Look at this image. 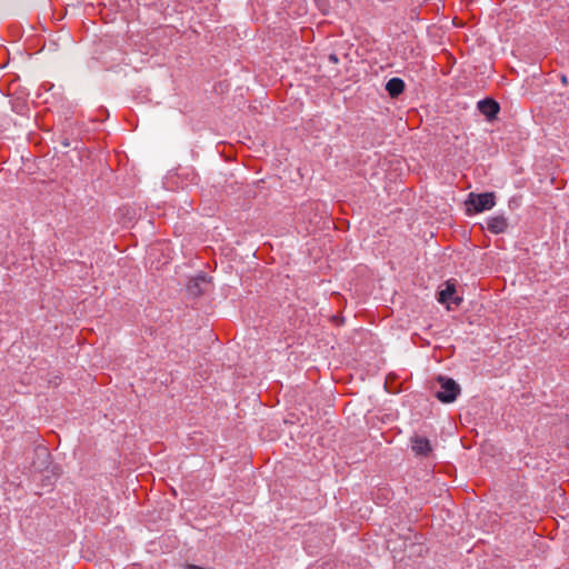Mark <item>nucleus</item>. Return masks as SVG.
Instances as JSON below:
<instances>
[{
  "mask_svg": "<svg viewBox=\"0 0 569 569\" xmlns=\"http://www.w3.org/2000/svg\"><path fill=\"white\" fill-rule=\"evenodd\" d=\"M467 212L470 213L473 210L476 213L490 210L496 206V193L495 192H485V193H473L470 192L468 194V199L466 200Z\"/></svg>",
  "mask_w": 569,
  "mask_h": 569,
  "instance_id": "nucleus-1",
  "label": "nucleus"
},
{
  "mask_svg": "<svg viewBox=\"0 0 569 569\" xmlns=\"http://www.w3.org/2000/svg\"><path fill=\"white\" fill-rule=\"evenodd\" d=\"M437 381L440 390L435 393L436 398L442 403L453 402L461 391L460 386L453 379L443 376H439Z\"/></svg>",
  "mask_w": 569,
  "mask_h": 569,
  "instance_id": "nucleus-2",
  "label": "nucleus"
},
{
  "mask_svg": "<svg viewBox=\"0 0 569 569\" xmlns=\"http://www.w3.org/2000/svg\"><path fill=\"white\" fill-rule=\"evenodd\" d=\"M508 228L509 222L505 214H496L486 219V229L493 234L505 233Z\"/></svg>",
  "mask_w": 569,
  "mask_h": 569,
  "instance_id": "nucleus-3",
  "label": "nucleus"
},
{
  "mask_svg": "<svg viewBox=\"0 0 569 569\" xmlns=\"http://www.w3.org/2000/svg\"><path fill=\"white\" fill-rule=\"evenodd\" d=\"M456 287L450 281L446 282V288L440 290L438 293V301L440 303H448L449 301L453 302L456 306H459L462 302V298L455 296Z\"/></svg>",
  "mask_w": 569,
  "mask_h": 569,
  "instance_id": "nucleus-4",
  "label": "nucleus"
},
{
  "mask_svg": "<svg viewBox=\"0 0 569 569\" xmlns=\"http://www.w3.org/2000/svg\"><path fill=\"white\" fill-rule=\"evenodd\" d=\"M478 110L489 120L495 119L500 110V106L493 99H483L478 102Z\"/></svg>",
  "mask_w": 569,
  "mask_h": 569,
  "instance_id": "nucleus-5",
  "label": "nucleus"
},
{
  "mask_svg": "<svg viewBox=\"0 0 569 569\" xmlns=\"http://www.w3.org/2000/svg\"><path fill=\"white\" fill-rule=\"evenodd\" d=\"M412 451L418 456H427L431 451L430 441L420 436L411 438Z\"/></svg>",
  "mask_w": 569,
  "mask_h": 569,
  "instance_id": "nucleus-6",
  "label": "nucleus"
},
{
  "mask_svg": "<svg viewBox=\"0 0 569 569\" xmlns=\"http://www.w3.org/2000/svg\"><path fill=\"white\" fill-rule=\"evenodd\" d=\"M405 87H406L405 81L398 77L391 78L386 83V90L391 98L399 97L403 92Z\"/></svg>",
  "mask_w": 569,
  "mask_h": 569,
  "instance_id": "nucleus-7",
  "label": "nucleus"
},
{
  "mask_svg": "<svg viewBox=\"0 0 569 569\" xmlns=\"http://www.w3.org/2000/svg\"><path fill=\"white\" fill-rule=\"evenodd\" d=\"M204 281H206V278L203 276L191 280L188 284V291L193 296L200 295V292H201L200 282H204Z\"/></svg>",
  "mask_w": 569,
  "mask_h": 569,
  "instance_id": "nucleus-8",
  "label": "nucleus"
},
{
  "mask_svg": "<svg viewBox=\"0 0 569 569\" xmlns=\"http://www.w3.org/2000/svg\"><path fill=\"white\" fill-rule=\"evenodd\" d=\"M36 453L38 455V457H42L46 460L49 458V452H48L47 448H44V447L38 448L36 450Z\"/></svg>",
  "mask_w": 569,
  "mask_h": 569,
  "instance_id": "nucleus-9",
  "label": "nucleus"
},
{
  "mask_svg": "<svg viewBox=\"0 0 569 569\" xmlns=\"http://www.w3.org/2000/svg\"><path fill=\"white\" fill-rule=\"evenodd\" d=\"M188 569H206V568H202V567H199V566H196V565H189Z\"/></svg>",
  "mask_w": 569,
  "mask_h": 569,
  "instance_id": "nucleus-10",
  "label": "nucleus"
},
{
  "mask_svg": "<svg viewBox=\"0 0 569 569\" xmlns=\"http://www.w3.org/2000/svg\"><path fill=\"white\" fill-rule=\"evenodd\" d=\"M330 60L335 61V62L338 61V59H337V57L335 54H330Z\"/></svg>",
  "mask_w": 569,
  "mask_h": 569,
  "instance_id": "nucleus-11",
  "label": "nucleus"
},
{
  "mask_svg": "<svg viewBox=\"0 0 569 569\" xmlns=\"http://www.w3.org/2000/svg\"><path fill=\"white\" fill-rule=\"evenodd\" d=\"M561 80H562V82H563V83H566V82H567V78H566V76H562V77H561Z\"/></svg>",
  "mask_w": 569,
  "mask_h": 569,
  "instance_id": "nucleus-12",
  "label": "nucleus"
}]
</instances>
